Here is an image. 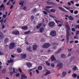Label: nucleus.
Masks as SVG:
<instances>
[{
    "instance_id": "nucleus-55",
    "label": "nucleus",
    "mask_w": 79,
    "mask_h": 79,
    "mask_svg": "<svg viewBox=\"0 0 79 79\" xmlns=\"http://www.w3.org/2000/svg\"><path fill=\"white\" fill-rule=\"evenodd\" d=\"M70 43V44H72L73 43V42H74V41L72 40L71 41L69 42Z\"/></svg>"
},
{
    "instance_id": "nucleus-42",
    "label": "nucleus",
    "mask_w": 79,
    "mask_h": 79,
    "mask_svg": "<svg viewBox=\"0 0 79 79\" xmlns=\"http://www.w3.org/2000/svg\"><path fill=\"white\" fill-rule=\"evenodd\" d=\"M43 12L45 14V15H48L47 13V12L45 11H43Z\"/></svg>"
},
{
    "instance_id": "nucleus-8",
    "label": "nucleus",
    "mask_w": 79,
    "mask_h": 79,
    "mask_svg": "<svg viewBox=\"0 0 79 79\" xmlns=\"http://www.w3.org/2000/svg\"><path fill=\"white\" fill-rule=\"evenodd\" d=\"M63 66V64L62 63H59L57 64L56 67L58 68H62Z\"/></svg>"
},
{
    "instance_id": "nucleus-51",
    "label": "nucleus",
    "mask_w": 79,
    "mask_h": 79,
    "mask_svg": "<svg viewBox=\"0 0 79 79\" xmlns=\"http://www.w3.org/2000/svg\"><path fill=\"white\" fill-rule=\"evenodd\" d=\"M79 34V31H77L76 33V35H77V34Z\"/></svg>"
},
{
    "instance_id": "nucleus-23",
    "label": "nucleus",
    "mask_w": 79,
    "mask_h": 79,
    "mask_svg": "<svg viewBox=\"0 0 79 79\" xmlns=\"http://www.w3.org/2000/svg\"><path fill=\"white\" fill-rule=\"evenodd\" d=\"M61 57L62 58H64L66 57V55L64 54H62L61 55Z\"/></svg>"
},
{
    "instance_id": "nucleus-33",
    "label": "nucleus",
    "mask_w": 79,
    "mask_h": 79,
    "mask_svg": "<svg viewBox=\"0 0 79 79\" xmlns=\"http://www.w3.org/2000/svg\"><path fill=\"white\" fill-rule=\"evenodd\" d=\"M75 29H77V28H79V25H74V26Z\"/></svg>"
},
{
    "instance_id": "nucleus-34",
    "label": "nucleus",
    "mask_w": 79,
    "mask_h": 79,
    "mask_svg": "<svg viewBox=\"0 0 79 79\" xmlns=\"http://www.w3.org/2000/svg\"><path fill=\"white\" fill-rule=\"evenodd\" d=\"M73 69L74 71H76V70L77 69V67H76V66H73Z\"/></svg>"
},
{
    "instance_id": "nucleus-16",
    "label": "nucleus",
    "mask_w": 79,
    "mask_h": 79,
    "mask_svg": "<svg viewBox=\"0 0 79 79\" xmlns=\"http://www.w3.org/2000/svg\"><path fill=\"white\" fill-rule=\"evenodd\" d=\"M26 64L28 68H31L32 66V64L30 63H27Z\"/></svg>"
},
{
    "instance_id": "nucleus-63",
    "label": "nucleus",
    "mask_w": 79,
    "mask_h": 79,
    "mask_svg": "<svg viewBox=\"0 0 79 79\" xmlns=\"http://www.w3.org/2000/svg\"><path fill=\"white\" fill-rule=\"evenodd\" d=\"M13 72L14 73H15V69L14 68L13 69Z\"/></svg>"
},
{
    "instance_id": "nucleus-44",
    "label": "nucleus",
    "mask_w": 79,
    "mask_h": 79,
    "mask_svg": "<svg viewBox=\"0 0 79 79\" xmlns=\"http://www.w3.org/2000/svg\"><path fill=\"white\" fill-rule=\"evenodd\" d=\"M33 11L34 12H35V11H37V10L36 9H34L33 10Z\"/></svg>"
},
{
    "instance_id": "nucleus-56",
    "label": "nucleus",
    "mask_w": 79,
    "mask_h": 79,
    "mask_svg": "<svg viewBox=\"0 0 79 79\" xmlns=\"http://www.w3.org/2000/svg\"><path fill=\"white\" fill-rule=\"evenodd\" d=\"M75 5L76 6L78 7L79 6V4H76Z\"/></svg>"
},
{
    "instance_id": "nucleus-19",
    "label": "nucleus",
    "mask_w": 79,
    "mask_h": 79,
    "mask_svg": "<svg viewBox=\"0 0 79 79\" xmlns=\"http://www.w3.org/2000/svg\"><path fill=\"white\" fill-rule=\"evenodd\" d=\"M22 10H24V11H28V9H27V8L26 6L23 7L22 9Z\"/></svg>"
},
{
    "instance_id": "nucleus-53",
    "label": "nucleus",
    "mask_w": 79,
    "mask_h": 79,
    "mask_svg": "<svg viewBox=\"0 0 79 79\" xmlns=\"http://www.w3.org/2000/svg\"><path fill=\"white\" fill-rule=\"evenodd\" d=\"M42 25V24L41 23H39L38 24V26L39 27H41V25Z\"/></svg>"
},
{
    "instance_id": "nucleus-11",
    "label": "nucleus",
    "mask_w": 79,
    "mask_h": 79,
    "mask_svg": "<svg viewBox=\"0 0 79 79\" xmlns=\"http://www.w3.org/2000/svg\"><path fill=\"white\" fill-rule=\"evenodd\" d=\"M19 3V5H21V6H23V4H24V1L23 0H20Z\"/></svg>"
},
{
    "instance_id": "nucleus-28",
    "label": "nucleus",
    "mask_w": 79,
    "mask_h": 79,
    "mask_svg": "<svg viewBox=\"0 0 79 79\" xmlns=\"http://www.w3.org/2000/svg\"><path fill=\"white\" fill-rule=\"evenodd\" d=\"M77 75L75 73H74L72 75L73 77H74V78H76V77H77Z\"/></svg>"
},
{
    "instance_id": "nucleus-7",
    "label": "nucleus",
    "mask_w": 79,
    "mask_h": 79,
    "mask_svg": "<svg viewBox=\"0 0 79 79\" xmlns=\"http://www.w3.org/2000/svg\"><path fill=\"white\" fill-rule=\"evenodd\" d=\"M15 47V43H12L10 44L9 48L10 49H13Z\"/></svg>"
},
{
    "instance_id": "nucleus-46",
    "label": "nucleus",
    "mask_w": 79,
    "mask_h": 79,
    "mask_svg": "<svg viewBox=\"0 0 79 79\" xmlns=\"http://www.w3.org/2000/svg\"><path fill=\"white\" fill-rule=\"evenodd\" d=\"M36 71L37 73V74H39V71L37 69L36 70Z\"/></svg>"
},
{
    "instance_id": "nucleus-29",
    "label": "nucleus",
    "mask_w": 79,
    "mask_h": 79,
    "mask_svg": "<svg viewBox=\"0 0 79 79\" xmlns=\"http://www.w3.org/2000/svg\"><path fill=\"white\" fill-rule=\"evenodd\" d=\"M50 11H51V12H53V13H55V12L56 11V10L53 9H51Z\"/></svg>"
},
{
    "instance_id": "nucleus-14",
    "label": "nucleus",
    "mask_w": 79,
    "mask_h": 79,
    "mask_svg": "<svg viewBox=\"0 0 79 79\" xmlns=\"http://www.w3.org/2000/svg\"><path fill=\"white\" fill-rule=\"evenodd\" d=\"M21 76V78L22 79H27V76H26V75L24 74L22 75Z\"/></svg>"
},
{
    "instance_id": "nucleus-64",
    "label": "nucleus",
    "mask_w": 79,
    "mask_h": 79,
    "mask_svg": "<svg viewBox=\"0 0 79 79\" xmlns=\"http://www.w3.org/2000/svg\"><path fill=\"white\" fill-rule=\"evenodd\" d=\"M68 3L69 5H71V3L70 2H68Z\"/></svg>"
},
{
    "instance_id": "nucleus-45",
    "label": "nucleus",
    "mask_w": 79,
    "mask_h": 79,
    "mask_svg": "<svg viewBox=\"0 0 79 79\" xmlns=\"http://www.w3.org/2000/svg\"><path fill=\"white\" fill-rule=\"evenodd\" d=\"M19 71L20 73H21V72H22V70H21V69L20 68H19Z\"/></svg>"
},
{
    "instance_id": "nucleus-58",
    "label": "nucleus",
    "mask_w": 79,
    "mask_h": 79,
    "mask_svg": "<svg viewBox=\"0 0 79 79\" xmlns=\"http://www.w3.org/2000/svg\"><path fill=\"white\" fill-rule=\"evenodd\" d=\"M16 77H18L19 76V73H17L16 75Z\"/></svg>"
},
{
    "instance_id": "nucleus-27",
    "label": "nucleus",
    "mask_w": 79,
    "mask_h": 79,
    "mask_svg": "<svg viewBox=\"0 0 79 79\" xmlns=\"http://www.w3.org/2000/svg\"><path fill=\"white\" fill-rule=\"evenodd\" d=\"M69 19L70 20H74V18H73V17L71 16H69Z\"/></svg>"
},
{
    "instance_id": "nucleus-50",
    "label": "nucleus",
    "mask_w": 79,
    "mask_h": 79,
    "mask_svg": "<svg viewBox=\"0 0 79 79\" xmlns=\"http://www.w3.org/2000/svg\"><path fill=\"white\" fill-rule=\"evenodd\" d=\"M47 52H48V53H49L50 52H52V50H51L50 49L49 50H48Z\"/></svg>"
},
{
    "instance_id": "nucleus-30",
    "label": "nucleus",
    "mask_w": 79,
    "mask_h": 79,
    "mask_svg": "<svg viewBox=\"0 0 79 79\" xmlns=\"http://www.w3.org/2000/svg\"><path fill=\"white\" fill-rule=\"evenodd\" d=\"M8 38H6L4 40L5 43H7L8 41Z\"/></svg>"
},
{
    "instance_id": "nucleus-52",
    "label": "nucleus",
    "mask_w": 79,
    "mask_h": 79,
    "mask_svg": "<svg viewBox=\"0 0 79 79\" xmlns=\"http://www.w3.org/2000/svg\"><path fill=\"white\" fill-rule=\"evenodd\" d=\"M73 10H70V12L71 13H73Z\"/></svg>"
},
{
    "instance_id": "nucleus-32",
    "label": "nucleus",
    "mask_w": 79,
    "mask_h": 79,
    "mask_svg": "<svg viewBox=\"0 0 79 79\" xmlns=\"http://www.w3.org/2000/svg\"><path fill=\"white\" fill-rule=\"evenodd\" d=\"M13 61V60L11 59L10 60H8V63H12Z\"/></svg>"
},
{
    "instance_id": "nucleus-38",
    "label": "nucleus",
    "mask_w": 79,
    "mask_h": 79,
    "mask_svg": "<svg viewBox=\"0 0 79 79\" xmlns=\"http://www.w3.org/2000/svg\"><path fill=\"white\" fill-rule=\"evenodd\" d=\"M31 19L32 20H33L34 19V16L32 15V16H31Z\"/></svg>"
},
{
    "instance_id": "nucleus-40",
    "label": "nucleus",
    "mask_w": 79,
    "mask_h": 79,
    "mask_svg": "<svg viewBox=\"0 0 79 79\" xmlns=\"http://www.w3.org/2000/svg\"><path fill=\"white\" fill-rule=\"evenodd\" d=\"M51 2L49 1H46V3H47L48 4V5H51Z\"/></svg>"
},
{
    "instance_id": "nucleus-18",
    "label": "nucleus",
    "mask_w": 79,
    "mask_h": 79,
    "mask_svg": "<svg viewBox=\"0 0 79 79\" xmlns=\"http://www.w3.org/2000/svg\"><path fill=\"white\" fill-rule=\"evenodd\" d=\"M21 29L23 30H27V26H25L21 27Z\"/></svg>"
},
{
    "instance_id": "nucleus-54",
    "label": "nucleus",
    "mask_w": 79,
    "mask_h": 79,
    "mask_svg": "<svg viewBox=\"0 0 79 79\" xmlns=\"http://www.w3.org/2000/svg\"><path fill=\"white\" fill-rule=\"evenodd\" d=\"M13 8V6L11 5L10 8V9H12V8Z\"/></svg>"
},
{
    "instance_id": "nucleus-2",
    "label": "nucleus",
    "mask_w": 79,
    "mask_h": 79,
    "mask_svg": "<svg viewBox=\"0 0 79 79\" xmlns=\"http://www.w3.org/2000/svg\"><path fill=\"white\" fill-rule=\"evenodd\" d=\"M51 59V61H54V63H60V60H56L53 55L52 56Z\"/></svg>"
},
{
    "instance_id": "nucleus-9",
    "label": "nucleus",
    "mask_w": 79,
    "mask_h": 79,
    "mask_svg": "<svg viewBox=\"0 0 79 79\" xmlns=\"http://www.w3.org/2000/svg\"><path fill=\"white\" fill-rule=\"evenodd\" d=\"M32 48L33 50H36L37 48V45L36 44H34L33 45Z\"/></svg>"
},
{
    "instance_id": "nucleus-61",
    "label": "nucleus",
    "mask_w": 79,
    "mask_h": 79,
    "mask_svg": "<svg viewBox=\"0 0 79 79\" xmlns=\"http://www.w3.org/2000/svg\"><path fill=\"white\" fill-rule=\"evenodd\" d=\"M71 3L73 4L74 3V2L73 1H70Z\"/></svg>"
},
{
    "instance_id": "nucleus-20",
    "label": "nucleus",
    "mask_w": 79,
    "mask_h": 79,
    "mask_svg": "<svg viewBox=\"0 0 79 79\" xmlns=\"http://www.w3.org/2000/svg\"><path fill=\"white\" fill-rule=\"evenodd\" d=\"M62 74L63 76H62V77H64L66 75V73L65 72H64L62 73Z\"/></svg>"
},
{
    "instance_id": "nucleus-49",
    "label": "nucleus",
    "mask_w": 79,
    "mask_h": 79,
    "mask_svg": "<svg viewBox=\"0 0 79 79\" xmlns=\"http://www.w3.org/2000/svg\"><path fill=\"white\" fill-rule=\"evenodd\" d=\"M6 15H5L4 14L3 15V17L4 18H6Z\"/></svg>"
},
{
    "instance_id": "nucleus-31",
    "label": "nucleus",
    "mask_w": 79,
    "mask_h": 79,
    "mask_svg": "<svg viewBox=\"0 0 79 79\" xmlns=\"http://www.w3.org/2000/svg\"><path fill=\"white\" fill-rule=\"evenodd\" d=\"M46 63L48 66H50V63L47 61H46Z\"/></svg>"
},
{
    "instance_id": "nucleus-62",
    "label": "nucleus",
    "mask_w": 79,
    "mask_h": 79,
    "mask_svg": "<svg viewBox=\"0 0 79 79\" xmlns=\"http://www.w3.org/2000/svg\"><path fill=\"white\" fill-rule=\"evenodd\" d=\"M40 27H39V26H37L36 28H37V29H39V28H40Z\"/></svg>"
},
{
    "instance_id": "nucleus-10",
    "label": "nucleus",
    "mask_w": 79,
    "mask_h": 79,
    "mask_svg": "<svg viewBox=\"0 0 79 79\" xmlns=\"http://www.w3.org/2000/svg\"><path fill=\"white\" fill-rule=\"evenodd\" d=\"M58 8L60 10H61V11H63L64 12H65V13H67L68 11L66 10H65L63 8L59 6L58 7Z\"/></svg>"
},
{
    "instance_id": "nucleus-17",
    "label": "nucleus",
    "mask_w": 79,
    "mask_h": 79,
    "mask_svg": "<svg viewBox=\"0 0 79 79\" xmlns=\"http://www.w3.org/2000/svg\"><path fill=\"white\" fill-rule=\"evenodd\" d=\"M61 50H62V49L61 48H60L57 51L55 52V54H58V53H60V52H61Z\"/></svg>"
},
{
    "instance_id": "nucleus-43",
    "label": "nucleus",
    "mask_w": 79,
    "mask_h": 79,
    "mask_svg": "<svg viewBox=\"0 0 79 79\" xmlns=\"http://www.w3.org/2000/svg\"><path fill=\"white\" fill-rule=\"evenodd\" d=\"M0 7H1V8H3V7H4V4H2L0 6Z\"/></svg>"
},
{
    "instance_id": "nucleus-5",
    "label": "nucleus",
    "mask_w": 79,
    "mask_h": 79,
    "mask_svg": "<svg viewBox=\"0 0 79 79\" xmlns=\"http://www.w3.org/2000/svg\"><path fill=\"white\" fill-rule=\"evenodd\" d=\"M51 35L53 37H55L56 35V31L55 30H53L50 33Z\"/></svg>"
},
{
    "instance_id": "nucleus-36",
    "label": "nucleus",
    "mask_w": 79,
    "mask_h": 79,
    "mask_svg": "<svg viewBox=\"0 0 79 79\" xmlns=\"http://www.w3.org/2000/svg\"><path fill=\"white\" fill-rule=\"evenodd\" d=\"M45 7L46 8H52V6H46Z\"/></svg>"
},
{
    "instance_id": "nucleus-26",
    "label": "nucleus",
    "mask_w": 79,
    "mask_h": 79,
    "mask_svg": "<svg viewBox=\"0 0 79 79\" xmlns=\"http://www.w3.org/2000/svg\"><path fill=\"white\" fill-rule=\"evenodd\" d=\"M38 69L39 70H42V66H40L38 67Z\"/></svg>"
},
{
    "instance_id": "nucleus-60",
    "label": "nucleus",
    "mask_w": 79,
    "mask_h": 79,
    "mask_svg": "<svg viewBox=\"0 0 79 79\" xmlns=\"http://www.w3.org/2000/svg\"><path fill=\"white\" fill-rule=\"evenodd\" d=\"M11 57H12V58H14V57H15V56H13V55H11Z\"/></svg>"
},
{
    "instance_id": "nucleus-24",
    "label": "nucleus",
    "mask_w": 79,
    "mask_h": 79,
    "mask_svg": "<svg viewBox=\"0 0 79 79\" xmlns=\"http://www.w3.org/2000/svg\"><path fill=\"white\" fill-rule=\"evenodd\" d=\"M30 32H31V31H29L26 32H25L24 34H26V35H27L28 34H30Z\"/></svg>"
},
{
    "instance_id": "nucleus-59",
    "label": "nucleus",
    "mask_w": 79,
    "mask_h": 79,
    "mask_svg": "<svg viewBox=\"0 0 79 79\" xmlns=\"http://www.w3.org/2000/svg\"><path fill=\"white\" fill-rule=\"evenodd\" d=\"M75 43H76V44H77V43H78V41L77 40H76L75 41Z\"/></svg>"
},
{
    "instance_id": "nucleus-41",
    "label": "nucleus",
    "mask_w": 79,
    "mask_h": 79,
    "mask_svg": "<svg viewBox=\"0 0 79 79\" xmlns=\"http://www.w3.org/2000/svg\"><path fill=\"white\" fill-rule=\"evenodd\" d=\"M57 47H56V46H54L52 47V48L53 49V50H55V49H56V48Z\"/></svg>"
},
{
    "instance_id": "nucleus-37",
    "label": "nucleus",
    "mask_w": 79,
    "mask_h": 79,
    "mask_svg": "<svg viewBox=\"0 0 79 79\" xmlns=\"http://www.w3.org/2000/svg\"><path fill=\"white\" fill-rule=\"evenodd\" d=\"M51 5H52V6H55V4L53 2H51Z\"/></svg>"
},
{
    "instance_id": "nucleus-22",
    "label": "nucleus",
    "mask_w": 79,
    "mask_h": 79,
    "mask_svg": "<svg viewBox=\"0 0 79 79\" xmlns=\"http://www.w3.org/2000/svg\"><path fill=\"white\" fill-rule=\"evenodd\" d=\"M17 50L18 53H21L22 52V50L20 48H18Z\"/></svg>"
},
{
    "instance_id": "nucleus-4",
    "label": "nucleus",
    "mask_w": 79,
    "mask_h": 79,
    "mask_svg": "<svg viewBox=\"0 0 79 79\" xmlns=\"http://www.w3.org/2000/svg\"><path fill=\"white\" fill-rule=\"evenodd\" d=\"M48 25L51 27H54L55 26V23L53 22H51L49 23Z\"/></svg>"
},
{
    "instance_id": "nucleus-57",
    "label": "nucleus",
    "mask_w": 79,
    "mask_h": 79,
    "mask_svg": "<svg viewBox=\"0 0 79 79\" xmlns=\"http://www.w3.org/2000/svg\"><path fill=\"white\" fill-rule=\"evenodd\" d=\"M0 55H3V53L2 52H0Z\"/></svg>"
},
{
    "instance_id": "nucleus-21",
    "label": "nucleus",
    "mask_w": 79,
    "mask_h": 79,
    "mask_svg": "<svg viewBox=\"0 0 79 79\" xmlns=\"http://www.w3.org/2000/svg\"><path fill=\"white\" fill-rule=\"evenodd\" d=\"M27 50L29 52H32V48L31 47L27 48Z\"/></svg>"
},
{
    "instance_id": "nucleus-12",
    "label": "nucleus",
    "mask_w": 79,
    "mask_h": 79,
    "mask_svg": "<svg viewBox=\"0 0 79 79\" xmlns=\"http://www.w3.org/2000/svg\"><path fill=\"white\" fill-rule=\"evenodd\" d=\"M13 34H15V35H18L19 34V31H14L12 32Z\"/></svg>"
},
{
    "instance_id": "nucleus-3",
    "label": "nucleus",
    "mask_w": 79,
    "mask_h": 79,
    "mask_svg": "<svg viewBox=\"0 0 79 79\" xmlns=\"http://www.w3.org/2000/svg\"><path fill=\"white\" fill-rule=\"evenodd\" d=\"M50 45L49 43H45L42 45V47L44 48H48Z\"/></svg>"
},
{
    "instance_id": "nucleus-15",
    "label": "nucleus",
    "mask_w": 79,
    "mask_h": 79,
    "mask_svg": "<svg viewBox=\"0 0 79 79\" xmlns=\"http://www.w3.org/2000/svg\"><path fill=\"white\" fill-rule=\"evenodd\" d=\"M4 35L2 32H1L0 33V39H3L4 38Z\"/></svg>"
},
{
    "instance_id": "nucleus-1",
    "label": "nucleus",
    "mask_w": 79,
    "mask_h": 79,
    "mask_svg": "<svg viewBox=\"0 0 79 79\" xmlns=\"http://www.w3.org/2000/svg\"><path fill=\"white\" fill-rule=\"evenodd\" d=\"M64 24L66 25V26L67 29L66 31V37L67 41H69V36L70 35V28H69V26L68 23L67 22H65Z\"/></svg>"
},
{
    "instance_id": "nucleus-35",
    "label": "nucleus",
    "mask_w": 79,
    "mask_h": 79,
    "mask_svg": "<svg viewBox=\"0 0 79 79\" xmlns=\"http://www.w3.org/2000/svg\"><path fill=\"white\" fill-rule=\"evenodd\" d=\"M50 72L49 71H48L46 73L45 75L46 76H47L48 74H50Z\"/></svg>"
},
{
    "instance_id": "nucleus-47",
    "label": "nucleus",
    "mask_w": 79,
    "mask_h": 79,
    "mask_svg": "<svg viewBox=\"0 0 79 79\" xmlns=\"http://www.w3.org/2000/svg\"><path fill=\"white\" fill-rule=\"evenodd\" d=\"M51 66H52V67H54L55 66V65L54 64H51Z\"/></svg>"
},
{
    "instance_id": "nucleus-39",
    "label": "nucleus",
    "mask_w": 79,
    "mask_h": 79,
    "mask_svg": "<svg viewBox=\"0 0 79 79\" xmlns=\"http://www.w3.org/2000/svg\"><path fill=\"white\" fill-rule=\"evenodd\" d=\"M78 13V11L77 10L75 11L74 12V14L75 15H76Z\"/></svg>"
},
{
    "instance_id": "nucleus-48",
    "label": "nucleus",
    "mask_w": 79,
    "mask_h": 79,
    "mask_svg": "<svg viewBox=\"0 0 79 79\" xmlns=\"http://www.w3.org/2000/svg\"><path fill=\"white\" fill-rule=\"evenodd\" d=\"M72 31H76V30H75V29H74V28H72Z\"/></svg>"
},
{
    "instance_id": "nucleus-13",
    "label": "nucleus",
    "mask_w": 79,
    "mask_h": 79,
    "mask_svg": "<svg viewBox=\"0 0 79 79\" xmlns=\"http://www.w3.org/2000/svg\"><path fill=\"white\" fill-rule=\"evenodd\" d=\"M22 58L24 59L26 58V54H23L21 55Z\"/></svg>"
},
{
    "instance_id": "nucleus-25",
    "label": "nucleus",
    "mask_w": 79,
    "mask_h": 79,
    "mask_svg": "<svg viewBox=\"0 0 79 79\" xmlns=\"http://www.w3.org/2000/svg\"><path fill=\"white\" fill-rule=\"evenodd\" d=\"M44 31V29L43 28H41L40 29V32H43Z\"/></svg>"
},
{
    "instance_id": "nucleus-6",
    "label": "nucleus",
    "mask_w": 79,
    "mask_h": 79,
    "mask_svg": "<svg viewBox=\"0 0 79 79\" xmlns=\"http://www.w3.org/2000/svg\"><path fill=\"white\" fill-rule=\"evenodd\" d=\"M55 21L57 24H60L58 25V26H59V27H61V26H62V24H63V23H64V22L63 21V22H61L60 21H58L56 19H55Z\"/></svg>"
}]
</instances>
